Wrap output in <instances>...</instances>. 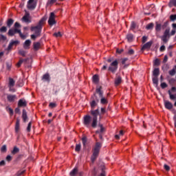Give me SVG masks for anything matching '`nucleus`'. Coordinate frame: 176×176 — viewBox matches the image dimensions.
<instances>
[{
    "label": "nucleus",
    "instance_id": "1",
    "mask_svg": "<svg viewBox=\"0 0 176 176\" xmlns=\"http://www.w3.org/2000/svg\"><path fill=\"white\" fill-rule=\"evenodd\" d=\"M98 104V102H96V100H91V101L90 102L91 116L87 115V116H85L84 118V124L87 127H89L91 124V127L96 129L98 126V116L100 115L99 108L95 109ZM91 120H92V123H91Z\"/></svg>",
    "mask_w": 176,
    "mask_h": 176
},
{
    "label": "nucleus",
    "instance_id": "2",
    "mask_svg": "<svg viewBox=\"0 0 176 176\" xmlns=\"http://www.w3.org/2000/svg\"><path fill=\"white\" fill-rule=\"evenodd\" d=\"M102 147V144L101 142H97L95 143V146L92 148V156H91V162H92V163H94L98 157Z\"/></svg>",
    "mask_w": 176,
    "mask_h": 176
},
{
    "label": "nucleus",
    "instance_id": "3",
    "mask_svg": "<svg viewBox=\"0 0 176 176\" xmlns=\"http://www.w3.org/2000/svg\"><path fill=\"white\" fill-rule=\"evenodd\" d=\"M47 17L44 16L38 22V24L36 26L32 27L30 30L32 32H34V34L38 36V37L41 36L43 25H44L45 22L46 21Z\"/></svg>",
    "mask_w": 176,
    "mask_h": 176
},
{
    "label": "nucleus",
    "instance_id": "4",
    "mask_svg": "<svg viewBox=\"0 0 176 176\" xmlns=\"http://www.w3.org/2000/svg\"><path fill=\"white\" fill-rule=\"evenodd\" d=\"M107 62L111 63H110V66L109 67L107 70L111 72V73L113 74H116V72L118 69V64H119L118 60L116 59V60H113V58H110L107 59Z\"/></svg>",
    "mask_w": 176,
    "mask_h": 176
},
{
    "label": "nucleus",
    "instance_id": "5",
    "mask_svg": "<svg viewBox=\"0 0 176 176\" xmlns=\"http://www.w3.org/2000/svg\"><path fill=\"white\" fill-rule=\"evenodd\" d=\"M170 36V30H166L164 32V35L161 36V40L164 43H168V37Z\"/></svg>",
    "mask_w": 176,
    "mask_h": 176
},
{
    "label": "nucleus",
    "instance_id": "6",
    "mask_svg": "<svg viewBox=\"0 0 176 176\" xmlns=\"http://www.w3.org/2000/svg\"><path fill=\"white\" fill-rule=\"evenodd\" d=\"M55 14L54 12H51L50 13V16L49 18V21H48V23L50 26L54 25V24L56 23V21H55Z\"/></svg>",
    "mask_w": 176,
    "mask_h": 176
},
{
    "label": "nucleus",
    "instance_id": "7",
    "mask_svg": "<svg viewBox=\"0 0 176 176\" xmlns=\"http://www.w3.org/2000/svg\"><path fill=\"white\" fill-rule=\"evenodd\" d=\"M98 173L99 174L98 176H106L104 165H102L99 167L98 169Z\"/></svg>",
    "mask_w": 176,
    "mask_h": 176
},
{
    "label": "nucleus",
    "instance_id": "8",
    "mask_svg": "<svg viewBox=\"0 0 176 176\" xmlns=\"http://www.w3.org/2000/svg\"><path fill=\"white\" fill-rule=\"evenodd\" d=\"M22 21L26 23H31V20H30V14L28 12H25V15L22 18Z\"/></svg>",
    "mask_w": 176,
    "mask_h": 176
},
{
    "label": "nucleus",
    "instance_id": "9",
    "mask_svg": "<svg viewBox=\"0 0 176 176\" xmlns=\"http://www.w3.org/2000/svg\"><path fill=\"white\" fill-rule=\"evenodd\" d=\"M152 44H153V42L152 41H149V42H147L146 43H145L142 47L141 48V50L142 51H144L146 49H150L151 47L152 46Z\"/></svg>",
    "mask_w": 176,
    "mask_h": 176
},
{
    "label": "nucleus",
    "instance_id": "10",
    "mask_svg": "<svg viewBox=\"0 0 176 176\" xmlns=\"http://www.w3.org/2000/svg\"><path fill=\"white\" fill-rule=\"evenodd\" d=\"M164 107L166 109H172L173 108V104L168 100H164Z\"/></svg>",
    "mask_w": 176,
    "mask_h": 176
},
{
    "label": "nucleus",
    "instance_id": "11",
    "mask_svg": "<svg viewBox=\"0 0 176 176\" xmlns=\"http://www.w3.org/2000/svg\"><path fill=\"white\" fill-rule=\"evenodd\" d=\"M27 102L24 99H20L18 102V107L19 108L26 107Z\"/></svg>",
    "mask_w": 176,
    "mask_h": 176
},
{
    "label": "nucleus",
    "instance_id": "12",
    "mask_svg": "<svg viewBox=\"0 0 176 176\" xmlns=\"http://www.w3.org/2000/svg\"><path fill=\"white\" fill-rule=\"evenodd\" d=\"M13 32H14V34L18 33L19 34L20 37L23 39H25L26 38V36L21 33V30H19L17 28H14V29H13Z\"/></svg>",
    "mask_w": 176,
    "mask_h": 176
},
{
    "label": "nucleus",
    "instance_id": "13",
    "mask_svg": "<svg viewBox=\"0 0 176 176\" xmlns=\"http://www.w3.org/2000/svg\"><path fill=\"white\" fill-rule=\"evenodd\" d=\"M18 44H19V41H11V42L10 43L8 47V50H10L13 45L16 46Z\"/></svg>",
    "mask_w": 176,
    "mask_h": 176
},
{
    "label": "nucleus",
    "instance_id": "14",
    "mask_svg": "<svg viewBox=\"0 0 176 176\" xmlns=\"http://www.w3.org/2000/svg\"><path fill=\"white\" fill-rule=\"evenodd\" d=\"M16 95H10L8 94L7 96V100L9 101V102H14V100H16Z\"/></svg>",
    "mask_w": 176,
    "mask_h": 176
},
{
    "label": "nucleus",
    "instance_id": "15",
    "mask_svg": "<svg viewBox=\"0 0 176 176\" xmlns=\"http://www.w3.org/2000/svg\"><path fill=\"white\" fill-rule=\"evenodd\" d=\"M22 118H23V120L24 123H26L28 122V115H27V111L25 109L23 110Z\"/></svg>",
    "mask_w": 176,
    "mask_h": 176
},
{
    "label": "nucleus",
    "instance_id": "16",
    "mask_svg": "<svg viewBox=\"0 0 176 176\" xmlns=\"http://www.w3.org/2000/svg\"><path fill=\"white\" fill-rule=\"evenodd\" d=\"M160 74V70L159 68H155L153 71V77H158Z\"/></svg>",
    "mask_w": 176,
    "mask_h": 176
},
{
    "label": "nucleus",
    "instance_id": "17",
    "mask_svg": "<svg viewBox=\"0 0 176 176\" xmlns=\"http://www.w3.org/2000/svg\"><path fill=\"white\" fill-rule=\"evenodd\" d=\"M42 80L44 82H50V76L49 74H45L43 76Z\"/></svg>",
    "mask_w": 176,
    "mask_h": 176
},
{
    "label": "nucleus",
    "instance_id": "18",
    "mask_svg": "<svg viewBox=\"0 0 176 176\" xmlns=\"http://www.w3.org/2000/svg\"><path fill=\"white\" fill-rule=\"evenodd\" d=\"M34 0H29L28 2V8L30 10H34L35 8V6L32 4Z\"/></svg>",
    "mask_w": 176,
    "mask_h": 176
},
{
    "label": "nucleus",
    "instance_id": "19",
    "mask_svg": "<svg viewBox=\"0 0 176 176\" xmlns=\"http://www.w3.org/2000/svg\"><path fill=\"white\" fill-rule=\"evenodd\" d=\"M31 45V41L30 40H27L23 44V47L25 50H28L30 48V46Z\"/></svg>",
    "mask_w": 176,
    "mask_h": 176
},
{
    "label": "nucleus",
    "instance_id": "20",
    "mask_svg": "<svg viewBox=\"0 0 176 176\" xmlns=\"http://www.w3.org/2000/svg\"><path fill=\"white\" fill-rule=\"evenodd\" d=\"M20 129V120L16 119V125H15V132L17 133L19 131Z\"/></svg>",
    "mask_w": 176,
    "mask_h": 176
},
{
    "label": "nucleus",
    "instance_id": "21",
    "mask_svg": "<svg viewBox=\"0 0 176 176\" xmlns=\"http://www.w3.org/2000/svg\"><path fill=\"white\" fill-rule=\"evenodd\" d=\"M78 172V169L77 167H75L71 172L70 176H76Z\"/></svg>",
    "mask_w": 176,
    "mask_h": 176
},
{
    "label": "nucleus",
    "instance_id": "22",
    "mask_svg": "<svg viewBox=\"0 0 176 176\" xmlns=\"http://www.w3.org/2000/svg\"><path fill=\"white\" fill-rule=\"evenodd\" d=\"M102 87H99L96 89V94H99V98H102L103 96V92L101 90Z\"/></svg>",
    "mask_w": 176,
    "mask_h": 176
},
{
    "label": "nucleus",
    "instance_id": "23",
    "mask_svg": "<svg viewBox=\"0 0 176 176\" xmlns=\"http://www.w3.org/2000/svg\"><path fill=\"white\" fill-rule=\"evenodd\" d=\"M133 35L132 34H128L126 36L128 42H132L133 41Z\"/></svg>",
    "mask_w": 176,
    "mask_h": 176
},
{
    "label": "nucleus",
    "instance_id": "24",
    "mask_svg": "<svg viewBox=\"0 0 176 176\" xmlns=\"http://www.w3.org/2000/svg\"><path fill=\"white\" fill-rule=\"evenodd\" d=\"M122 82V77L121 76H118L116 78V80L114 83L116 84V86L119 85Z\"/></svg>",
    "mask_w": 176,
    "mask_h": 176
},
{
    "label": "nucleus",
    "instance_id": "25",
    "mask_svg": "<svg viewBox=\"0 0 176 176\" xmlns=\"http://www.w3.org/2000/svg\"><path fill=\"white\" fill-rule=\"evenodd\" d=\"M92 81L95 83H98L99 82V77L98 75L95 74L94 76H92Z\"/></svg>",
    "mask_w": 176,
    "mask_h": 176
},
{
    "label": "nucleus",
    "instance_id": "26",
    "mask_svg": "<svg viewBox=\"0 0 176 176\" xmlns=\"http://www.w3.org/2000/svg\"><path fill=\"white\" fill-rule=\"evenodd\" d=\"M152 81H153V83L155 84L156 86H157L159 85L158 77L153 76Z\"/></svg>",
    "mask_w": 176,
    "mask_h": 176
},
{
    "label": "nucleus",
    "instance_id": "27",
    "mask_svg": "<svg viewBox=\"0 0 176 176\" xmlns=\"http://www.w3.org/2000/svg\"><path fill=\"white\" fill-rule=\"evenodd\" d=\"M100 104L102 105H106V104H108V100L104 97L100 98Z\"/></svg>",
    "mask_w": 176,
    "mask_h": 176
},
{
    "label": "nucleus",
    "instance_id": "28",
    "mask_svg": "<svg viewBox=\"0 0 176 176\" xmlns=\"http://www.w3.org/2000/svg\"><path fill=\"white\" fill-rule=\"evenodd\" d=\"M173 6L176 7V0H170L168 7L172 8Z\"/></svg>",
    "mask_w": 176,
    "mask_h": 176
},
{
    "label": "nucleus",
    "instance_id": "29",
    "mask_svg": "<svg viewBox=\"0 0 176 176\" xmlns=\"http://www.w3.org/2000/svg\"><path fill=\"white\" fill-rule=\"evenodd\" d=\"M18 153H19V148L17 146H14V148L12 151V154L14 155Z\"/></svg>",
    "mask_w": 176,
    "mask_h": 176
},
{
    "label": "nucleus",
    "instance_id": "30",
    "mask_svg": "<svg viewBox=\"0 0 176 176\" xmlns=\"http://www.w3.org/2000/svg\"><path fill=\"white\" fill-rule=\"evenodd\" d=\"M91 100H93L94 101H96V102H99L100 99L98 98L96 94H94V96L91 97Z\"/></svg>",
    "mask_w": 176,
    "mask_h": 176
},
{
    "label": "nucleus",
    "instance_id": "31",
    "mask_svg": "<svg viewBox=\"0 0 176 176\" xmlns=\"http://www.w3.org/2000/svg\"><path fill=\"white\" fill-rule=\"evenodd\" d=\"M162 30V25L158 23H156L155 24V31L156 32H160Z\"/></svg>",
    "mask_w": 176,
    "mask_h": 176
},
{
    "label": "nucleus",
    "instance_id": "32",
    "mask_svg": "<svg viewBox=\"0 0 176 176\" xmlns=\"http://www.w3.org/2000/svg\"><path fill=\"white\" fill-rule=\"evenodd\" d=\"M168 93L169 95L170 100H176V96L175 95L172 94L170 90H168Z\"/></svg>",
    "mask_w": 176,
    "mask_h": 176
},
{
    "label": "nucleus",
    "instance_id": "33",
    "mask_svg": "<svg viewBox=\"0 0 176 176\" xmlns=\"http://www.w3.org/2000/svg\"><path fill=\"white\" fill-rule=\"evenodd\" d=\"M14 84H15V81L12 79V78H9V87H12L14 85Z\"/></svg>",
    "mask_w": 176,
    "mask_h": 176
},
{
    "label": "nucleus",
    "instance_id": "34",
    "mask_svg": "<svg viewBox=\"0 0 176 176\" xmlns=\"http://www.w3.org/2000/svg\"><path fill=\"white\" fill-rule=\"evenodd\" d=\"M13 23H14V20L12 19H9L7 21V26L8 28H10Z\"/></svg>",
    "mask_w": 176,
    "mask_h": 176
},
{
    "label": "nucleus",
    "instance_id": "35",
    "mask_svg": "<svg viewBox=\"0 0 176 176\" xmlns=\"http://www.w3.org/2000/svg\"><path fill=\"white\" fill-rule=\"evenodd\" d=\"M40 46H41V44H40V43H38V42L34 43V49L36 51H37V50H39Z\"/></svg>",
    "mask_w": 176,
    "mask_h": 176
},
{
    "label": "nucleus",
    "instance_id": "36",
    "mask_svg": "<svg viewBox=\"0 0 176 176\" xmlns=\"http://www.w3.org/2000/svg\"><path fill=\"white\" fill-rule=\"evenodd\" d=\"M161 62L159 58H156L154 61H153V65L155 66H159L160 65Z\"/></svg>",
    "mask_w": 176,
    "mask_h": 176
},
{
    "label": "nucleus",
    "instance_id": "37",
    "mask_svg": "<svg viewBox=\"0 0 176 176\" xmlns=\"http://www.w3.org/2000/svg\"><path fill=\"white\" fill-rule=\"evenodd\" d=\"M153 27H154V24H153V23H149L148 25H147L146 26V29L147 30H150L153 29Z\"/></svg>",
    "mask_w": 176,
    "mask_h": 176
},
{
    "label": "nucleus",
    "instance_id": "38",
    "mask_svg": "<svg viewBox=\"0 0 176 176\" xmlns=\"http://www.w3.org/2000/svg\"><path fill=\"white\" fill-rule=\"evenodd\" d=\"M6 111H7V112H8L10 113V116H12V115H13V110H12V108L7 107H6Z\"/></svg>",
    "mask_w": 176,
    "mask_h": 176
},
{
    "label": "nucleus",
    "instance_id": "39",
    "mask_svg": "<svg viewBox=\"0 0 176 176\" xmlns=\"http://www.w3.org/2000/svg\"><path fill=\"white\" fill-rule=\"evenodd\" d=\"M168 74L170 76H173L176 74V70L175 69H173L170 71L168 72Z\"/></svg>",
    "mask_w": 176,
    "mask_h": 176
},
{
    "label": "nucleus",
    "instance_id": "40",
    "mask_svg": "<svg viewBox=\"0 0 176 176\" xmlns=\"http://www.w3.org/2000/svg\"><path fill=\"white\" fill-rule=\"evenodd\" d=\"M136 28V23L135 22H131L130 30H134Z\"/></svg>",
    "mask_w": 176,
    "mask_h": 176
},
{
    "label": "nucleus",
    "instance_id": "41",
    "mask_svg": "<svg viewBox=\"0 0 176 176\" xmlns=\"http://www.w3.org/2000/svg\"><path fill=\"white\" fill-rule=\"evenodd\" d=\"M19 54L20 55H21L22 56L25 57V55H26V54H27V52H26L25 51L23 50H20L19 51Z\"/></svg>",
    "mask_w": 176,
    "mask_h": 176
},
{
    "label": "nucleus",
    "instance_id": "42",
    "mask_svg": "<svg viewBox=\"0 0 176 176\" xmlns=\"http://www.w3.org/2000/svg\"><path fill=\"white\" fill-rule=\"evenodd\" d=\"M80 149H81V144H76V146L75 148L76 152H80Z\"/></svg>",
    "mask_w": 176,
    "mask_h": 176
},
{
    "label": "nucleus",
    "instance_id": "43",
    "mask_svg": "<svg viewBox=\"0 0 176 176\" xmlns=\"http://www.w3.org/2000/svg\"><path fill=\"white\" fill-rule=\"evenodd\" d=\"M82 144H83V146H86V145H87V137H83L82 138Z\"/></svg>",
    "mask_w": 176,
    "mask_h": 176
},
{
    "label": "nucleus",
    "instance_id": "44",
    "mask_svg": "<svg viewBox=\"0 0 176 176\" xmlns=\"http://www.w3.org/2000/svg\"><path fill=\"white\" fill-rule=\"evenodd\" d=\"M8 36H13L15 34V33H14L13 29H10V30L8 31Z\"/></svg>",
    "mask_w": 176,
    "mask_h": 176
},
{
    "label": "nucleus",
    "instance_id": "45",
    "mask_svg": "<svg viewBox=\"0 0 176 176\" xmlns=\"http://www.w3.org/2000/svg\"><path fill=\"white\" fill-rule=\"evenodd\" d=\"M31 127H32V122H30L28 123V127H27L28 133H30L31 131Z\"/></svg>",
    "mask_w": 176,
    "mask_h": 176
},
{
    "label": "nucleus",
    "instance_id": "46",
    "mask_svg": "<svg viewBox=\"0 0 176 176\" xmlns=\"http://www.w3.org/2000/svg\"><path fill=\"white\" fill-rule=\"evenodd\" d=\"M164 168L166 171H168V172L170 170V167L167 164L164 165Z\"/></svg>",
    "mask_w": 176,
    "mask_h": 176
},
{
    "label": "nucleus",
    "instance_id": "47",
    "mask_svg": "<svg viewBox=\"0 0 176 176\" xmlns=\"http://www.w3.org/2000/svg\"><path fill=\"white\" fill-rule=\"evenodd\" d=\"M106 112H107V110L104 107L100 108V115H104Z\"/></svg>",
    "mask_w": 176,
    "mask_h": 176
},
{
    "label": "nucleus",
    "instance_id": "48",
    "mask_svg": "<svg viewBox=\"0 0 176 176\" xmlns=\"http://www.w3.org/2000/svg\"><path fill=\"white\" fill-rule=\"evenodd\" d=\"M170 20L171 21H175L176 20V14H172L170 16Z\"/></svg>",
    "mask_w": 176,
    "mask_h": 176
},
{
    "label": "nucleus",
    "instance_id": "49",
    "mask_svg": "<svg viewBox=\"0 0 176 176\" xmlns=\"http://www.w3.org/2000/svg\"><path fill=\"white\" fill-rule=\"evenodd\" d=\"M7 151V147H6V145H3L1 148V151L2 153H6Z\"/></svg>",
    "mask_w": 176,
    "mask_h": 176
},
{
    "label": "nucleus",
    "instance_id": "50",
    "mask_svg": "<svg viewBox=\"0 0 176 176\" xmlns=\"http://www.w3.org/2000/svg\"><path fill=\"white\" fill-rule=\"evenodd\" d=\"M7 32V28L5 26H3L1 28H0V32L4 33Z\"/></svg>",
    "mask_w": 176,
    "mask_h": 176
},
{
    "label": "nucleus",
    "instance_id": "51",
    "mask_svg": "<svg viewBox=\"0 0 176 176\" xmlns=\"http://www.w3.org/2000/svg\"><path fill=\"white\" fill-rule=\"evenodd\" d=\"M49 107L50 108H56V107H57V104L54 102H50Z\"/></svg>",
    "mask_w": 176,
    "mask_h": 176
},
{
    "label": "nucleus",
    "instance_id": "52",
    "mask_svg": "<svg viewBox=\"0 0 176 176\" xmlns=\"http://www.w3.org/2000/svg\"><path fill=\"white\" fill-rule=\"evenodd\" d=\"M160 87L162 89H165L166 87H168V85L166 82H162V83H161Z\"/></svg>",
    "mask_w": 176,
    "mask_h": 176
},
{
    "label": "nucleus",
    "instance_id": "53",
    "mask_svg": "<svg viewBox=\"0 0 176 176\" xmlns=\"http://www.w3.org/2000/svg\"><path fill=\"white\" fill-rule=\"evenodd\" d=\"M54 36L56 37H61L63 35L61 34V33L60 32H58L54 33Z\"/></svg>",
    "mask_w": 176,
    "mask_h": 176
},
{
    "label": "nucleus",
    "instance_id": "54",
    "mask_svg": "<svg viewBox=\"0 0 176 176\" xmlns=\"http://www.w3.org/2000/svg\"><path fill=\"white\" fill-rule=\"evenodd\" d=\"M23 61H24L23 59H20L19 61V63L16 64V66H17L18 67H19L21 65V64L23 63Z\"/></svg>",
    "mask_w": 176,
    "mask_h": 176
},
{
    "label": "nucleus",
    "instance_id": "55",
    "mask_svg": "<svg viewBox=\"0 0 176 176\" xmlns=\"http://www.w3.org/2000/svg\"><path fill=\"white\" fill-rule=\"evenodd\" d=\"M20 107H16V109H15V110H14V112H15V113H18L19 115H20V113H21V110H20V109H19Z\"/></svg>",
    "mask_w": 176,
    "mask_h": 176
},
{
    "label": "nucleus",
    "instance_id": "56",
    "mask_svg": "<svg viewBox=\"0 0 176 176\" xmlns=\"http://www.w3.org/2000/svg\"><path fill=\"white\" fill-rule=\"evenodd\" d=\"M148 37L146 36H142V43H145L147 41Z\"/></svg>",
    "mask_w": 176,
    "mask_h": 176
},
{
    "label": "nucleus",
    "instance_id": "57",
    "mask_svg": "<svg viewBox=\"0 0 176 176\" xmlns=\"http://www.w3.org/2000/svg\"><path fill=\"white\" fill-rule=\"evenodd\" d=\"M6 39H7V38L5 36L0 34V41H5Z\"/></svg>",
    "mask_w": 176,
    "mask_h": 176
},
{
    "label": "nucleus",
    "instance_id": "58",
    "mask_svg": "<svg viewBox=\"0 0 176 176\" xmlns=\"http://www.w3.org/2000/svg\"><path fill=\"white\" fill-rule=\"evenodd\" d=\"M134 53H135V51L133 49H131L128 51L127 54L129 55H133V54H134Z\"/></svg>",
    "mask_w": 176,
    "mask_h": 176
},
{
    "label": "nucleus",
    "instance_id": "59",
    "mask_svg": "<svg viewBox=\"0 0 176 176\" xmlns=\"http://www.w3.org/2000/svg\"><path fill=\"white\" fill-rule=\"evenodd\" d=\"M37 37H39V36H36V34H35L31 35V38H32V40H34V41H35Z\"/></svg>",
    "mask_w": 176,
    "mask_h": 176
},
{
    "label": "nucleus",
    "instance_id": "60",
    "mask_svg": "<svg viewBox=\"0 0 176 176\" xmlns=\"http://www.w3.org/2000/svg\"><path fill=\"white\" fill-rule=\"evenodd\" d=\"M12 160V156L11 155H7V157H6V161L7 162H10L11 160Z\"/></svg>",
    "mask_w": 176,
    "mask_h": 176
},
{
    "label": "nucleus",
    "instance_id": "61",
    "mask_svg": "<svg viewBox=\"0 0 176 176\" xmlns=\"http://www.w3.org/2000/svg\"><path fill=\"white\" fill-rule=\"evenodd\" d=\"M127 60H128L127 58H122L121 61L122 65H124Z\"/></svg>",
    "mask_w": 176,
    "mask_h": 176
},
{
    "label": "nucleus",
    "instance_id": "62",
    "mask_svg": "<svg viewBox=\"0 0 176 176\" xmlns=\"http://www.w3.org/2000/svg\"><path fill=\"white\" fill-rule=\"evenodd\" d=\"M168 56H167V55H165L164 57V60H163L162 62H163L164 63H166L168 61Z\"/></svg>",
    "mask_w": 176,
    "mask_h": 176
},
{
    "label": "nucleus",
    "instance_id": "63",
    "mask_svg": "<svg viewBox=\"0 0 176 176\" xmlns=\"http://www.w3.org/2000/svg\"><path fill=\"white\" fill-rule=\"evenodd\" d=\"M166 50V47L164 45H162L160 48V52H164Z\"/></svg>",
    "mask_w": 176,
    "mask_h": 176
},
{
    "label": "nucleus",
    "instance_id": "64",
    "mask_svg": "<svg viewBox=\"0 0 176 176\" xmlns=\"http://www.w3.org/2000/svg\"><path fill=\"white\" fill-rule=\"evenodd\" d=\"M14 28L16 29H18L19 28H21V25L19 23L16 22L14 24Z\"/></svg>",
    "mask_w": 176,
    "mask_h": 176
}]
</instances>
